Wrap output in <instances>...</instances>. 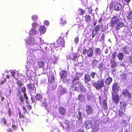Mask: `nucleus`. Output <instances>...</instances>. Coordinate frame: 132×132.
Returning a JSON list of instances; mask_svg holds the SVG:
<instances>
[{"instance_id": "1", "label": "nucleus", "mask_w": 132, "mask_h": 132, "mask_svg": "<svg viewBox=\"0 0 132 132\" xmlns=\"http://www.w3.org/2000/svg\"><path fill=\"white\" fill-rule=\"evenodd\" d=\"M93 85L97 90H99L104 86V80L102 79L98 80L97 82L93 83Z\"/></svg>"}, {"instance_id": "2", "label": "nucleus", "mask_w": 132, "mask_h": 132, "mask_svg": "<svg viewBox=\"0 0 132 132\" xmlns=\"http://www.w3.org/2000/svg\"><path fill=\"white\" fill-rule=\"evenodd\" d=\"M82 53L84 55H86V54H87L89 57H92L94 54L93 48L91 47H89L88 50L86 48L84 49Z\"/></svg>"}, {"instance_id": "3", "label": "nucleus", "mask_w": 132, "mask_h": 132, "mask_svg": "<svg viewBox=\"0 0 132 132\" xmlns=\"http://www.w3.org/2000/svg\"><path fill=\"white\" fill-rule=\"evenodd\" d=\"M85 111L87 115H90L93 114V109L92 106L89 105H87L85 106Z\"/></svg>"}, {"instance_id": "4", "label": "nucleus", "mask_w": 132, "mask_h": 132, "mask_svg": "<svg viewBox=\"0 0 132 132\" xmlns=\"http://www.w3.org/2000/svg\"><path fill=\"white\" fill-rule=\"evenodd\" d=\"M111 94L113 101L116 104L118 103L119 101L120 98L119 96L117 93L112 92Z\"/></svg>"}, {"instance_id": "5", "label": "nucleus", "mask_w": 132, "mask_h": 132, "mask_svg": "<svg viewBox=\"0 0 132 132\" xmlns=\"http://www.w3.org/2000/svg\"><path fill=\"white\" fill-rule=\"evenodd\" d=\"M120 87L119 84L117 82H114L112 85V92L117 93L119 90Z\"/></svg>"}, {"instance_id": "6", "label": "nucleus", "mask_w": 132, "mask_h": 132, "mask_svg": "<svg viewBox=\"0 0 132 132\" xmlns=\"http://www.w3.org/2000/svg\"><path fill=\"white\" fill-rule=\"evenodd\" d=\"M119 20L116 16H114L111 19L110 22L111 26L113 28L117 23L119 21Z\"/></svg>"}, {"instance_id": "7", "label": "nucleus", "mask_w": 132, "mask_h": 132, "mask_svg": "<svg viewBox=\"0 0 132 132\" xmlns=\"http://www.w3.org/2000/svg\"><path fill=\"white\" fill-rule=\"evenodd\" d=\"M84 126L86 129L91 128L93 126L92 121L91 120H88L85 121L84 123Z\"/></svg>"}, {"instance_id": "8", "label": "nucleus", "mask_w": 132, "mask_h": 132, "mask_svg": "<svg viewBox=\"0 0 132 132\" xmlns=\"http://www.w3.org/2000/svg\"><path fill=\"white\" fill-rule=\"evenodd\" d=\"M122 94L123 95L127 98H130L131 97V95L128 90L125 89L123 91Z\"/></svg>"}, {"instance_id": "9", "label": "nucleus", "mask_w": 132, "mask_h": 132, "mask_svg": "<svg viewBox=\"0 0 132 132\" xmlns=\"http://www.w3.org/2000/svg\"><path fill=\"white\" fill-rule=\"evenodd\" d=\"M58 44L62 47H64V40L63 37H60L57 40Z\"/></svg>"}, {"instance_id": "10", "label": "nucleus", "mask_w": 132, "mask_h": 132, "mask_svg": "<svg viewBox=\"0 0 132 132\" xmlns=\"http://www.w3.org/2000/svg\"><path fill=\"white\" fill-rule=\"evenodd\" d=\"M75 87H76L75 89L76 90H77L78 89H80L81 91L83 89V87L82 83L79 81L77 82V85H75Z\"/></svg>"}, {"instance_id": "11", "label": "nucleus", "mask_w": 132, "mask_h": 132, "mask_svg": "<svg viewBox=\"0 0 132 132\" xmlns=\"http://www.w3.org/2000/svg\"><path fill=\"white\" fill-rule=\"evenodd\" d=\"M84 81L85 83H87L89 82L91 80L90 76L88 74H85L84 75Z\"/></svg>"}, {"instance_id": "12", "label": "nucleus", "mask_w": 132, "mask_h": 132, "mask_svg": "<svg viewBox=\"0 0 132 132\" xmlns=\"http://www.w3.org/2000/svg\"><path fill=\"white\" fill-rule=\"evenodd\" d=\"M58 111L60 114L62 115H65L66 113V110L63 107L61 106L58 109Z\"/></svg>"}, {"instance_id": "13", "label": "nucleus", "mask_w": 132, "mask_h": 132, "mask_svg": "<svg viewBox=\"0 0 132 132\" xmlns=\"http://www.w3.org/2000/svg\"><path fill=\"white\" fill-rule=\"evenodd\" d=\"M60 78L61 79H64L66 77L67 75V71L65 70H62L61 73L60 74Z\"/></svg>"}, {"instance_id": "14", "label": "nucleus", "mask_w": 132, "mask_h": 132, "mask_svg": "<svg viewBox=\"0 0 132 132\" xmlns=\"http://www.w3.org/2000/svg\"><path fill=\"white\" fill-rule=\"evenodd\" d=\"M56 44H51V45H48L46 47H45V49L47 51L50 50L51 49H52L55 47V48L58 47L56 45Z\"/></svg>"}, {"instance_id": "15", "label": "nucleus", "mask_w": 132, "mask_h": 132, "mask_svg": "<svg viewBox=\"0 0 132 132\" xmlns=\"http://www.w3.org/2000/svg\"><path fill=\"white\" fill-rule=\"evenodd\" d=\"M122 8V5L119 3H117L114 5V9L116 11H118L121 9Z\"/></svg>"}, {"instance_id": "16", "label": "nucleus", "mask_w": 132, "mask_h": 132, "mask_svg": "<svg viewBox=\"0 0 132 132\" xmlns=\"http://www.w3.org/2000/svg\"><path fill=\"white\" fill-rule=\"evenodd\" d=\"M62 88L61 89H58V93L59 95L61 96L66 93V89L63 88L61 87Z\"/></svg>"}, {"instance_id": "17", "label": "nucleus", "mask_w": 132, "mask_h": 132, "mask_svg": "<svg viewBox=\"0 0 132 132\" xmlns=\"http://www.w3.org/2000/svg\"><path fill=\"white\" fill-rule=\"evenodd\" d=\"M45 63L43 61H40L38 63V67L39 68H43L45 67Z\"/></svg>"}, {"instance_id": "18", "label": "nucleus", "mask_w": 132, "mask_h": 132, "mask_svg": "<svg viewBox=\"0 0 132 132\" xmlns=\"http://www.w3.org/2000/svg\"><path fill=\"white\" fill-rule=\"evenodd\" d=\"M103 26V25H102L98 24L95 27L93 31L94 32L95 31L96 34H97V32L100 30L101 27L102 28Z\"/></svg>"}, {"instance_id": "19", "label": "nucleus", "mask_w": 132, "mask_h": 132, "mask_svg": "<svg viewBox=\"0 0 132 132\" xmlns=\"http://www.w3.org/2000/svg\"><path fill=\"white\" fill-rule=\"evenodd\" d=\"M27 89L30 90H34L35 87V85L33 83H30L27 85Z\"/></svg>"}, {"instance_id": "20", "label": "nucleus", "mask_w": 132, "mask_h": 132, "mask_svg": "<svg viewBox=\"0 0 132 132\" xmlns=\"http://www.w3.org/2000/svg\"><path fill=\"white\" fill-rule=\"evenodd\" d=\"M112 81V78L109 77L105 79V84L109 85L110 84Z\"/></svg>"}, {"instance_id": "21", "label": "nucleus", "mask_w": 132, "mask_h": 132, "mask_svg": "<svg viewBox=\"0 0 132 132\" xmlns=\"http://www.w3.org/2000/svg\"><path fill=\"white\" fill-rule=\"evenodd\" d=\"M48 80L50 83H52L54 82L55 78L54 76L52 75H50L48 78Z\"/></svg>"}, {"instance_id": "22", "label": "nucleus", "mask_w": 132, "mask_h": 132, "mask_svg": "<svg viewBox=\"0 0 132 132\" xmlns=\"http://www.w3.org/2000/svg\"><path fill=\"white\" fill-rule=\"evenodd\" d=\"M38 31L41 34L44 33L46 31V28L44 26H41L38 29Z\"/></svg>"}, {"instance_id": "23", "label": "nucleus", "mask_w": 132, "mask_h": 132, "mask_svg": "<svg viewBox=\"0 0 132 132\" xmlns=\"http://www.w3.org/2000/svg\"><path fill=\"white\" fill-rule=\"evenodd\" d=\"M123 26L124 24L122 22H120L116 25L115 28L118 30Z\"/></svg>"}, {"instance_id": "24", "label": "nucleus", "mask_w": 132, "mask_h": 132, "mask_svg": "<svg viewBox=\"0 0 132 132\" xmlns=\"http://www.w3.org/2000/svg\"><path fill=\"white\" fill-rule=\"evenodd\" d=\"M85 20L86 22H89L91 20L90 15L86 14L85 16Z\"/></svg>"}, {"instance_id": "25", "label": "nucleus", "mask_w": 132, "mask_h": 132, "mask_svg": "<svg viewBox=\"0 0 132 132\" xmlns=\"http://www.w3.org/2000/svg\"><path fill=\"white\" fill-rule=\"evenodd\" d=\"M102 105L104 110L107 108V105L106 101L105 100H103L102 102Z\"/></svg>"}, {"instance_id": "26", "label": "nucleus", "mask_w": 132, "mask_h": 132, "mask_svg": "<svg viewBox=\"0 0 132 132\" xmlns=\"http://www.w3.org/2000/svg\"><path fill=\"white\" fill-rule=\"evenodd\" d=\"M79 78L77 76L75 77L72 80V82L75 85H77V82L79 81Z\"/></svg>"}, {"instance_id": "27", "label": "nucleus", "mask_w": 132, "mask_h": 132, "mask_svg": "<svg viewBox=\"0 0 132 132\" xmlns=\"http://www.w3.org/2000/svg\"><path fill=\"white\" fill-rule=\"evenodd\" d=\"M37 33V31L35 29H34L33 28H31L29 32V34L30 35H35Z\"/></svg>"}, {"instance_id": "28", "label": "nucleus", "mask_w": 132, "mask_h": 132, "mask_svg": "<svg viewBox=\"0 0 132 132\" xmlns=\"http://www.w3.org/2000/svg\"><path fill=\"white\" fill-rule=\"evenodd\" d=\"M71 56L72 57H70V59L73 61H75L77 59V55L76 53L72 54Z\"/></svg>"}, {"instance_id": "29", "label": "nucleus", "mask_w": 132, "mask_h": 132, "mask_svg": "<svg viewBox=\"0 0 132 132\" xmlns=\"http://www.w3.org/2000/svg\"><path fill=\"white\" fill-rule=\"evenodd\" d=\"M82 114L81 112L80 111H79L76 116L77 118L78 119V120H82Z\"/></svg>"}, {"instance_id": "30", "label": "nucleus", "mask_w": 132, "mask_h": 132, "mask_svg": "<svg viewBox=\"0 0 132 132\" xmlns=\"http://www.w3.org/2000/svg\"><path fill=\"white\" fill-rule=\"evenodd\" d=\"M126 17L129 19H132V12H128L126 14Z\"/></svg>"}, {"instance_id": "31", "label": "nucleus", "mask_w": 132, "mask_h": 132, "mask_svg": "<svg viewBox=\"0 0 132 132\" xmlns=\"http://www.w3.org/2000/svg\"><path fill=\"white\" fill-rule=\"evenodd\" d=\"M36 96V99L39 101L43 99V97L42 95L40 94H37Z\"/></svg>"}, {"instance_id": "32", "label": "nucleus", "mask_w": 132, "mask_h": 132, "mask_svg": "<svg viewBox=\"0 0 132 132\" xmlns=\"http://www.w3.org/2000/svg\"><path fill=\"white\" fill-rule=\"evenodd\" d=\"M85 99V96L82 94H79L78 97V99L80 101H82Z\"/></svg>"}, {"instance_id": "33", "label": "nucleus", "mask_w": 132, "mask_h": 132, "mask_svg": "<svg viewBox=\"0 0 132 132\" xmlns=\"http://www.w3.org/2000/svg\"><path fill=\"white\" fill-rule=\"evenodd\" d=\"M118 59L120 60H121L123 58L124 55L122 53H119L117 55Z\"/></svg>"}, {"instance_id": "34", "label": "nucleus", "mask_w": 132, "mask_h": 132, "mask_svg": "<svg viewBox=\"0 0 132 132\" xmlns=\"http://www.w3.org/2000/svg\"><path fill=\"white\" fill-rule=\"evenodd\" d=\"M16 83L18 86L19 87H21L23 85L22 81L21 80H18L16 81Z\"/></svg>"}, {"instance_id": "35", "label": "nucleus", "mask_w": 132, "mask_h": 132, "mask_svg": "<svg viewBox=\"0 0 132 132\" xmlns=\"http://www.w3.org/2000/svg\"><path fill=\"white\" fill-rule=\"evenodd\" d=\"M79 15H83L85 13V11L82 9H80L79 10Z\"/></svg>"}, {"instance_id": "36", "label": "nucleus", "mask_w": 132, "mask_h": 132, "mask_svg": "<svg viewBox=\"0 0 132 132\" xmlns=\"http://www.w3.org/2000/svg\"><path fill=\"white\" fill-rule=\"evenodd\" d=\"M101 51L100 49L98 48H96L95 49V52L96 55H98Z\"/></svg>"}, {"instance_id": "37", "label": "nucleus", "mask_w": 132, "mask_h": 132, "mask_svg": "<svg viewBox=\"0 0 132 132\" xmlns=\"http://www.w3.org/2000/svg\"><path fill=\"white\" fill-rule=\"evenodd\" d=\"M66 23V21L64 19H63L62 18L61 19L60 24L62 26L63 25Z\"/></svg>"}, {"instance_id": "38", "label": "nucleus", "mask_w": 132, "mask_h": 132, "mask_svg": "<svg viewBox=\"0 0 132 132\" xmlns=\"http://www.w3.org/2000/svg\"><path fill=\"white\" fill-rule=\"evenodd\" d=\"M121 80L122 81H125L126 80V75L125 74H122L121 76Z\"/></svg>"}, {"instance_id": "39", "label": "nucleus", "mask_w": 132, "mask_h": 132, "mask_svg": "<svg viewBox=\"0 0 132 132\" xmlns=\"http://www.w3.org/2000/svg\"><path fill=\"white\" fill-rule=\"evenodd\" d=\"M97 75V73L94 72H92L90 74V76L93 78H94L95 77V76Z\"/></svg>"}, {"instance_id": "40", "label": "nucleus", "mask_w": 132, "mask_h": 132, "mask_svg": "<svg viewBox=\"0 0 132 132\" xmlns=\"http://www.w3.org/2000/svg\"><path fill=\"white\" fill-rule=\"evenodd\" d=\"M18 114L19 117L20 118H24V116L23 114L20 111H18Z\"/></svg>"}, {"instance_id": "41", "label": "nucleus", "mask_w": 132, "mask_h": 132, "mask_svg": "<svg viewBox=\"0 0 132 132\" xmlns=\"http://www.w3.org/2000/svg\"><path fill=\"white\" fill-rule=\"evenodd\" d=\"M1 123H3L4 125H5L7 123L6 119L4 117H3L2 119H1Z\"/></svg>"}, {"instance_id": "42", "label": "nucleus", "mask_w": 132, "mask_h": 132, "mask_svg": "<svg viewBox=\"0 0 132 132\" xmlns=\"http://www.w3.org/2000/svg\"><path fill=\"white\" fill-rule=\"evenodd\" d=\"M32 26L33 28L36 29L38 26V24L36 22L33 23L32 24Z\"/></svg>"}, {"instance_id": "43", "label": "nucleus", "mask_w": 132, "mask_h": 132, "mask_svg": "<svg viewBox=\"0 0 132 132\" xmlns=\"http://www.w3.org/2000/svg\"><path fill=\"white\" fill-rule=\"evenodd\" d=\"M21 90L23 93H26V89L25 86H23L21 87Z\"/></svg>"}, {"instance_id": "44", "label": "nucleus", "mask_w": 132, "mask_h": 132, "mask_svg": "<svg viewBox=\"0 0 132 132\" xmlns=\"http://www.w3.org/2000/svg\"><path fill=\"white\" fill-rule=\"evenodd\" d=\"M22 109L23 111V113L24 114H25L26 113H28V112L27 111V110L26 107L24 106H22Z\"/></svg>"}, {"instance_id": "45", "label": "nucleus", "mask_w": 132, "mask_h": 132, "mask_svg": "<svg viewBox=\"0 0 132 132\" xmlns=\"http://www.w3.org/2000/svg\"><path fill=\"white\" fill-rule=\"evenodd\" d=\"M31 18L33 20L36 21L38 17L37 16L34 15L32 16Z\"/></svg>"}, {"instance_id": "46", "label": "nucleus", "mask_w": 132, "mask_h": 132, "mask_svg": "<svg viewBox=\"0 0 132 132\" xmlns=\"http://www.w3.org/2000/svg\"><path fill=\"white\" fill-rule=\"evenodd\" d=\"M20 101L23 103L24 102V100L22 95L20 96L19 97Z\"/></svg>"}, {"instance_id": "47", "label": "nucleus", "mask_w": 132, "mask_h": 132, "mask_svg": "<svg viewBox=\"0 0 132 132\" xmlns=\"http://www.w3.org/2000/svg\"><path fill=\"white\" fill-rule=\"evenodd\" d=\"M76 132H86L84 129L80 128L77 130Z\"/></svg>"}, {"instance_id": "48", "label": "nucleus", "mask_w": 132, "mask_h": 132, "mask_svg": "<svg viewBox=\"0 0 132 132\" xmlns=\"http://www.w3.org/2000/svg\"><path fill=\"white\" fill-rule=\"evenodd\" d=\"M11 110L10 108H9L8 110L7 113L9 114V117H11Z\"/></svg>"}, {"instance_id": "49", "label": "nucleus", "mask_w": 132, "mask_h": 132, "mask_svg": "<svg viewBox=\"0 0 132 132\" xmlns=\"http://www.w3.org/2000/svg\"><path fill=\"white\" fill-rule=\"evenodd\" d=\"M118 113L119 116H122L124 114V113L122 111L119 110L118 112Z\"/></svg>"}, {"instance_id": "50", "label": "nucleus", "mask_w": 132, "mask_h": 132, "mask_svg": "<svg viewBox=\"0 0 132 132\" xmlns=\"http://www.w3.org/2000/svg\"><path fill=\"white\" fill-rule=\"evenodd\" d=\"M128 61L131 64H132V55L128 57Z\"/></svg>"}, {"instance_id": "51", "label": "nucleus", "mask_w": 132, "mask_h": 132, "mask_svg": "<svg viewBox=\"0 0 132 132\" xmlns=\"http://www.w3.org/2000/svg\"><path fill=\"white\" fill-rule=\"evenodd\" d=\"M117 55V53L116 52H114L112 55V57L111 59H115V58L116 56Z\"/></svg>"}, {"instance_id": "52", "label": "nucleus", "mask_w": 132, "mask_h": 132, "mask_svg": "<svg viewBox=\"0 0 132 132\" xmlns=\"http://www.w3.org/2000/svg\"><path fill=\"white\" fill-rule=\"evenodd\" d=\"M127 47L126 46L124 47L123 48V50L125 53H128V51L127 50Z\"/></svg>"}, {"instance_id": "53", "label": "nucleus", "mask_w": 132, "mask_h": 132, "mask_svg": "<svg viewBox=\"0 0 132 132\" xmlns=\"http://www.w3.org/2000/svg\"><path fill=\"white\" fill-rule=\"evenodd\" d=\"M27 107V109L29 111L31 110L32 109V106L30 105H26Z\"/></svg>"}, {"instance_id": "54", "label": "nucleus", "mask_w": 132, "mask_h": 132, "mask_svg": "<svg viewBox=\"0 0 132 132\" xmlns=\"http://www.w3.org/2000/svg\"><path fill=\"white\" fill-rule=\"evenodd\" d=\"M74 41L75 43L76 44L78 43L79 41V37H78L75 38L74 39Z\"/></svg>"}, {"instance_id": "55", "label": "nucleus", "mask_w": 132, "mask_h": 132, "mask_svg": "<svg viewBox=\"0 0 132 132\" xmlns=\"http://www.w3.org/2000/svg\"><path fill=\"white\" fill-rule=\"evenodd\" d=\"M111 67L113 68H114L115 67H116L117 66V63H116L111 64Z\"/></svg>"}, {"instance_id": "56", "label": "nucleus", "mask_w": 132, "mask_h": 132, "mask_svg": "<svg viewBox=\"0 0 132 132\" xmlns=\"http://www.w3.org/2000/svg\"><path fill=\"white\" fill-rule=\"evenodd\" d=\"M12 76L16 80H17L18 79H16L14 75L15 74V72L14 71H12L11 72Z\"/></svg>"}, {"instance_id": "57", "label": "nucleus", "mask_w": 132, "mask_h": 132, "mask_svg": "<svg viewBox=\"0 0 132 132\" xmlns=\"http://www.w3.org/2000/svg\"><path fill=\"white\" fill-rule=\"evenodd\" d=\"M97 127H94L92 128V129L94 130L95 131H97L99 130V127L98 126H97Z\"/></svg>"}, {"instance_id": "58", "label": "nucleus", "mask_w": 132, "mask_h": 132, "mask_svg": "<svg viewBox=\"0 0 132 132\" xmlns=\"http://www.w3.org/2000/svg\"><path fill=\"white\" fill-rule=\"evenodd\" d=\"M23 96L24 97L25 100H27L28 99V97L27 95L26 92L23 93Z\"/></svg>"}, {"instance_id": "59", "label": "nucleus", "mask_w": 132, "mask_h": 132, "mask_svg": "<svg viewBox=\"0 0 132 132\" xmlns=\"http://www.w3.org/2000/svg\"><path fill=\"white\" fill-rule=\"evenodd\" d=\"M12 128L14 130H15L16 129V126L13 124H12Z\"/></svg>"}, {"instance_id": "60", "label": "nucleus", "mask_w": 132, "mask_h": 132, "mask_svg": "<svg viewBox=\"0 0 132 132\" xmlns=\"http://www.w3.org/2000/svg\"><path fill=\"white\" fill-rule=\"evenodd\" d=\"M110 63L111 64L116 63L115 61V59H111Z\"/></svg>"}, {"instance_id": "61", "label": "nucleus", "mask_w": 132, "mask_h": 132, "mask_svg": "<svg viewBox=\"0 0 132 132\" xmlns=\"http://www.w3.org/2000/svg\"><path fill=\"white\" fill-rule=\"evenodd\" d=\"M44 24L45 25L48 26L49 25V22L47 21H45L44 22Z\"/></svg>"}, {"instance_id": "62", "label": "nucleus", "mask_w": 132, "mask_h": 132, "mask_svg": "<svg viewBox=\"0 0 132 132\" xmlns=\"http://www.w3.org/2000/svg\"><path fill=\"white\" fill-rule=\"evenodd\" d=\"M94 31H93L92 30V37L93 38L94 37H95V35H96V34H96V32H95V33H94Z\"/></svg>"}, {"instance_id": "63", "label": "nucleus", "mask_w": 132, "mask_h": 132, "mask_svg": "<svg viewBox=\"0 0 132 132\" xmlns=\"http://www.w3.org/2000/svg\"><path fill=\"white\" fill-rule=\"evenodd\" d=\"M54 59L55 61H53V62L54 63V64H55L56 63V61H57L58 59L55 57H54Z\"/></svg>"}, {"instance_id": "64", "label": "nucleus", "mask_w": 132, "mask_h": 132, "mask_svg": "<svg viewBox=\"0 0 132 132\" xmlns=\"http://www.w3.org/2000/svg\"><path fill=\"white\" fill-rule=\"evenodd\" d=\"M7 131L8 132H13V131L10 128L9 129L7 130Z\"/></svg>"}]
</instances>
